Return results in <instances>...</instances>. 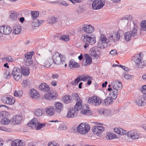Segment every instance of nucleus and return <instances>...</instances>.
<instances>
[{
	"label": "nucleus",
	"mask_w": 146,
	"mask_h": 146,
	"mask_svg": "<svg viewBox=\"0 0 146 146\" xmlns=\"http://www.w3.org/2000/svg\"><path fill=\"white\" fill-rule=\"evenodd\" d=\"M88 101L90 104H92L95 106H98L101 104L102 100L98 97L94 96L89 99Z\"/></svg>",
	"instance_id": "9b49d317"
},
{
	"label": "nucleus",
	"mask_w": 146,
	"mask_h": 146,
	"mask_svg": "<svg viewBox=\"0 0 146 146\" xmlns=\"http://www.w3.org/2000/svg\"><path fill=\"white\" fill-rule=\"evenodd\" d=\"M141 52L137 55H135L132 58V60L135 64V66L138 64L141 61L143 60V55H141Z\"/></svg>",
	"instance_id": "ddd939ff"
},
{
	"label": "nucleus",
	"mask_w": 146,
	"mask_h": 146,
	"mask_svg": "<svg viewBox=\"0 0 146 146\" xmlns=\"http://www.w3.org/2000/svg\"><path fill=\"white\" fill-rule=\"evenodd\" d=\"M65 55L58 52H55L52 57L53 62L57 65H61L65 64Z\"/></svg>",
	"instance_id": "7ed1b4c3"
},
{
	"label": "nucleus",
	"mask_w": 146,
	"mask_h": 146,
	"mask_svg": "<svg viewBox=\"0 0 146 146\" xmlns=\"http://www.w3.org/2000/svg\"><path fill=\"white\" fill-rule=\"evenodd\" d=\"M100 48L98 46H95L91 48L89 51L90 54L92 56L96 58L99 57V56L101 54Z\"/></svg>",
	"instance_id": "9d476101"
},
{
	"label": "nucleus",
	"mask_w": 146,
	"mask_h": 146,
	"mask_svg": "<svg viewBox=\"0 0 146 146\" xmlns=\"http://www.w3.org/2000/svg\"><path fill=\"white\" fill-rule=\"evenodd\" d=\"M63 102L66 104H68L69 102H72L71 97L68 95L64 96L63 99Z\"/></svg>",
	"instance_id": "c756f323"
},
{
	"label": "nucleus",
	"mask_w": 146,
	"mask_h": 146,
	"mask_svg": "<svg viewBox=\"0 0 146 146\" xmlns=\"http://www.w3.org/2000/svg\"><path fill=\"white\" fill-rule=\"evenodd\" d=\"M86 11L85 8L82 5L79 6L77 10V12L78 14H80Z\"/></svg>",
	"instance_id": "a18cd8bd"
},
{
	"label": "nucleus",
	"mask_w": 146,
	"mask_h": 146,
	"mask_svg": "<svg viewBox=\"0 0 146 146\" xmlns=\"http://www.w3.org/2000/svg\"><path fill=\"white\" fill-rule=\"evenodd\" d=\"M86 77H85V76H78L76 79L74 80V81H72V85H77L78 82L81 81H84L85 80V78Z\"/></svg>",
	"instance_id": "bb28decb"
},
{
	"label": "nucleus",
	"mask_w": 146,
	"mask_h": 146,
	"mask_svg": "<svg viewBox=\"0 0 146 146\" xmlns=\"http://www.w3.org/2000/svg\"><path fill=\"white\" fill-rule=\"evenodd\" d=\"M92 4V7L94 10L101 9L105 4L104 0H94Z\"/></svg>",
	"instance_id": "0eeeda50"
},
{
	"label": "nucleus",
	"mask_w": 146,
	"mask_h": 146,
	"mask_svg": "<svg viewBox=\"0 0 146 146\" xmlns=\"http://www.w3.org/2000/svg\"><path fill=\"white\" fill-rule=\"evenodd\" d=\"M146 65V61L142 60L141 61V62H139L136 67L138 68H142L145 66Z\"/></svg>",
	"instance_id": "ea45409f"
},
{
	"label": "nucleus",
	"mask_w": 146,
	"mask_h": 146,
	"mask_svg": "<svg viewBox=\"0 0 146 146\" xmlns=\"http://www.w3.org/2000/svg\"><path fill=\"white\" fill-rule=\"evenodd\" d=\"M131 32V35L132 37L136 36L137 34V29L135 27H133V29Z\"/></svg>",
	"instance_id": "8fccbe9b"
},
{
	"label": "nucleus",
	"mask_w": 146,
	"mask_h": 146,
	"mask_svg": "<svg viewBox=\"0 0 146 146\" xmlns=\"http://www.w3.org/2000/svg\"><path fill=\"white\" fill-rule=\"evenodd\" d=\"M19 14L15 11H13L11 13L10 16V18L13 21H15L17 19Z\"/></svg>",
	"instance_id": "72a5a7b5"
},
{
	"label": "nucleus",
	"mask_w": 146,
	"mask_h": 146,
	"mask_svg": "<svg viewBox=\"0 0 146 146\" xmlns=\"http://www.w3.org/2000/svg\"><path fill=\"white\" fill-rule=\"evenodd\" d=\"M122 77H124L126 79L129 80L131 76L128 74H125V73H124L122 76Z\"/></svg>",
	"instance_id": "13d9d810"
},
{
	"label": "nucleus",
	"mask_w": 146,
	"mask_h": 146,
	"mask_svg": "<svg viewBox=\"0 0 146 146\" xmlns=\"http://www.w3.org/2000/svg\"><path fill=\"white\" fill-rule=\"evenodd\" d=\"M57 21V18L55 17H52L47 19L48 22L50 23H52L53 24L55 23Z\"/></svg>",
	"instance_id": "49530a36"
},
{
	"label": "nucleus",
	"mask_w": 146,
	"mask_h": 146,
	"mask_svg": "<svg viewBox=\"0 0 146 146\" xmlns=\"http://www.w3.org/2000/svg\"><path fill=\"white\" fill-rule=\"evenodd\" d=\"M43 21L44 22V21L37 19H35L32 22L31 25L34 27H38L42 23Z\"/></svg>",
	"instance_id": "c85d7f7f"
},
{
	"label": "nucleus",
	"mask_w": 146,
	"mask_h": 146,
	"mask_svg": "<svg viewBox=\"0 0 146 146\" xmlns=\"http://www.w3.org/2000/svg\"><path fill=\"white\" fill-rule=\"evenodd\" d=\"M119 66L121 68L125 71H128L129 70V69L128 67L125 66L120 65Z\"/></svg>",
	"instance_id": "bf43d9fd"
},
{
	"label": "nucleus",
	"mask_w": 146,
	"mask_h": 146,
	"mask_svg": "<svg viewBox=\"0 0 146 146\" xmlns=\"http://www.w3.org/2000/svg\"><path fill=\"white\" fill-rule=\"evenodd\" d=\"M140 30L146 31V20L141 22Z\"/></svg>",
	"instance_id": "37998d69"
},
{
	"label": "nucleus",
	"mask_w": 146,
	"mask_h": 146,
	"mask_svg": "<svg viewBox=\"0 0 146 146\" xmlns=\"http://www.w3.org/2000/svg\"><path fill=\"white\" fill-rule=\"evenodd\" d=\"M6 59L8 62H13L14 61L13 59L10 56L6 57H4L2 60Z\"/></svg>",
	"instance_id": "6e6d98bb"
},
{
	"label": "nucleus",
	"mask_w": 146,
	"mask_h": 146,
	"mask_svg": "<svg viewBox=\"0 0 146 146\" xmlns=\"http://www.w3.org/2000/svg\"><path fill=\"white\" fill-rule=\"evenodd\" d=\"M111 85L113 89L120 90L122 88L121 82L117 80L112 82Z\"/></svg>",
	"instance_id": "4468645a"
},
{
	"label": "nucleus",
	"mask_w": 146,
	"mask_h": 146,
	"mask_svg": "<svg viewBox=\"0 0 146 146\" xmlns=\"http://www.w3.org/2000/svg\"><path fill=\"white\" fill-rule=\"evenodd\" d=\"M24 62H25V64L26 66H30L33 63V61L31 59H24Z\"/></svg>",
	"instance_id": "603ef678"
},
{
	"label": "nucleus",
	"mask_w": 146,
	"mask_h": 146,
	"mask_svg": "<svg viewBox=\"0 0 146 146\" xmlns=\"http://www.w3.org/2000/svg\"><path fill=\"white\" fill-rule=\"evenodd\" d=\"M60 39L63 41H67L69 40V36L68 35H62L60 37Z\"/></svg>",
	"instance_id": "de8ad7c7"
},
{
	"label": "nucleus",
	"mask_w": 146,
	"mask_h": 146,
	"mask_svg": "<svg viewBox=\"0 0 146 146\" xmlns=\"http://www.w3.org/2000/svg\"><path fill=\"white\" fill-rule=\"evenodd\" d=\"M133 18L132 15H126L122 17L121 19V20L123 22L125 21L126 22H127L129 20H131Z\"/></svg>",
	"instance_id": "473e14b6"
},
{
	"label": "nucleus",
	"mask_w": 146,
	"mask_h": 146,
	"mask_svg": "<svg viewBox=\"0 0 146 146\" xmlns=\"http://www.w3.org/2000/svg\"><path fill=\"white\" fill-rule=\"evenodd\" d=\"M110 54L113 56L117 55L118 54L117 52V51L115 49L111 50L110 52Z\"/></svg>",
	"instance_id": "4d7b16f0"
},
{
	"label": "nucleus",
	"mask_w": 146,
	"mask_h": 146,
	"mask_svg": "<svg viewBox=\"0 0 146 146\" xmlns=\"http://www.w3.org/2000/svg\"><path fill=\"white\" fill-rule=\"evenodd\" d=\"M11 74L9 72V71L7 70L4 73L3 75L4 77L6 79L9 78L11 76Z\"/></svg>",
	"instance_id": "5fc2aeb1"
},
{
	"label": "nucleus",
	"mask_w": 146,
	"mask_h": 146,
	"mask_svg": "<svg viewBox=\"0 0 146 146\" xmlns=\"http://www.w3.org/2000/svg\"><path fill=\"white\" fill-rule=\"evenodd\" d=\"M59 77V75L57 74H53L52 75V78L53 79L58 78Z\"/></svg>",
	"instance_id": "774afa93"
},
{
	"label": "nucleus",
	"mask_w": 146,
	"mask_h": 146,
	"mask_svg": "<svg viewBox=\"0 0 146 146\" xmlns=\"http://www.w3.org/2000/svg\"><path fill=\"white\" fill-rule=\"evenodd\" d=\"M46 125L45 123L41 124L38 121L36 118H34L31 121L30 123H28V125L31 126L32 128L35 129L36 127V130H40L44 127Z\"/></svg>",
	"instance_id": "39448f33"
},
{
	"label": "nucleus",
	"mask_w": 146,
	"mask_h": 146,
	"mask_svg": "<svg viewBox=\"0 0 146 146\" xmlns=\"http://www.w3.org/2000/svg\"><path fill=\"white\" fill-rule=\"evenodd\" d=\"M72 96L74 99L75 100H76V103L78 102V101L79 100V99L80 100V101L79 100V101L81 103V106H82V100L80 98V97L78 96V94L76 93H73L72 94Z\"/></svg>",
	"instance_id": "4c0bfd02"
},
{
	"label": "nucleus",
	"mask_w": 146,
	"mask_h": 146,
	"mask_svg": "<svg viewBox=\"0 0 146 146\" xmlns=\"http://www.w3.org/2000/svg\"><path fill=\"white\" fill-rule=\"evenodd\" d=\"M30 96L33 99H36L39 97V95L36 91L33 89H31L29 92Z\"/></svg>",
	"instance_id": "5701e85b"
},
{
	"label": "nucleus",
	"mask_w": 146,
	"mask_h": 146,
	"mask_svg": "<svg viewBox=\"0 0 146 146\" xmlns=\"http://www.w3.org/2000/svg\"><path fill=\"white\" fill-rule=\"evenodd\" d=\"M112 35L113 36V38L114 42L117 41L119 40L120 37L119 34L118 33H115Z\"/></svg>",
	"instance_id": "79ce46f5"
},
{
	"label": "nucleus",
	"mask_w": 146,
	"mask_h": 146,
	"mask_svg": "<svg viewBox=\"0 0 146 146\" xmlns=\"http://www.w3.org/2000/svg\"><path fill=\"white\" fill-rule=\"evenodd\" d=\"M112 98L110 97H108L106 99H105L102 102V104L104 105L108 106L111 104L113 102Z\"/></svg>",
	"instance_id": "cd10ccee"
},
{
	"label": "nucleus",
	"mask_w": 146,
	"mask_h": 146,
	"mask_svg": "<svg viewBox=\"0 0 146 146\" xmlns=\"http://www.w3.org/2000/svg\"><path fill=\"white\" fill-rule=\"evenodd\" d=\"M137 105L140 106H144L146 104V93L140 96L135 101Z\"/></svg>",
	"instance_id": "1a4fd4ad"
},
{
	"label": "nucleus",
	"mask_w": 146,
	"mask_h": 146,
	"mask_svg": "<svg viewBox=\"0 0 146 146\" xmlns=\"http://www.w3.org/2000/svg\"><path fill=\"white\" fill-rule=\"evenodd\" d=\"M48 146H59L58 144L56 143H54L52 142H49L48 143Z\"/></svg>",
	"instance_id": "680f3d73"
},
{
	"label": "nucleus",
	"mask_w": 146,
	"mask_h": 146,
	"mask_svg": "<svg viewBox=\"0 0 146 146\" xmlns=\"http://www.w3.org/2000/svg\"><path fill=\"white\" fill-rule=\"evenodd\" d=\"M79 64L77 62H74L73 60H70L69 63V67L70 68H77L79 67Z\"/></svg>",
	"instance_id": "f704fd0d"
},
{
	"label": "nucleus",
	"mask_w": 146,
	"mask_h": 146,
	"mask_svg": "<svg viewBox=\"0 0 146 146\" xmlns=\"http://www.w3.org/2000/svg\"><path fill=\"white\" fill-rule=\"evenodd\" d=\"M52 60L50 59L48 61L46 60L45 62L44 66L46 68L49 67L51 65Z\"/></svg>",
	"instance_id": "864d4df0"
},
{
	"label": "nucleus",
	"mask_w": 146,
	"mask_h": 146,
	"mask_svg": "<svg viewBox=\"0 0 146 146\" xmlns=\"http://www.w3.org/2000/svg\"><path fill=\"white\" fill-rule=\"evenodd\" d=\"M35 114L36 116L39 117L41 116L44 113V110L42 109H37L35 111Z\"/></svg>",
	"instance_id": "c9c22d12"
},
{
	"label": "nucleus",
	"mask_w": 146,
	"mask_h": 146,
	"mask_svg": "<svg viewBox=\"0 0 146 146\" xmlns=\"http://www.w3.org/2000/svg\"><path fill=\"white\" fill-rule=\"evenodd\" d=\"M21 72L24 76H28L30 73L29 68L27 66H23L21 67Z\"/></svg>",
	"instance_id": "b1692460"
},
{
	"label": "nucleus",
	"mask_w": 146,
	"mask_h": 146,
	"mask_svg": "<svg viewBox=\"0 0 146 146\" xmlns=\"http://www.w3.org/2000/svg\"><path fill=\"white\" fill-rule=\"evenodd\" d=\"M50 93L51 96V99L52 100H55L58 96L56 92L55 91H51Z\"/></svg>",
	"instance_id": "c03bdc74"
},
{
	"label": "nucleus",
	"mask_w": 146,
	"mask_h": 146,
	"mask_svg": "<svg viewBox=\"0 0 146 146\" xmlns=\"http://www.w3.org/2000/svg\"><path fill=\"white\" fill-rule=\"evenodd\" d=\"M84 56L85 60H84V59L83 60L82 64H84V65L85 66L87 64H91L92 62L91 57L87 54H84Z\"/></svg>",
	"instance_id": "4be33fe9"
},
{
	"label": "nucleus",
	"mask_w": 146,
	"mask_h": 146,
	"mask_svg": "<svg viewBox=\"0 0 146 146\" xmlns=\"http://www.w3.org/2000/svg\"><path fill=\"white\" fill-rule=\"evenodd\" d=\"M46 113L49 115H54L55 113V110L53 106H51L50 108L46 109Z\"/></svg>",
	"instance_id": "a878e982"
},
{
	"label": "nucleus",
	"mask_w": 146,
	"mask_h": 146,
	"mask_svg": "<svg viewBox=\"0 0 146 146\" xmlns=\"http://www.w3.org/2000/svg\"><path fill=\"white\" fill-rule=\"evenodd\" d=\"M39 88L41 92H48L50 90V87L47 84L44 83H41L39 86Z\"/></svg>",
	"instance_id": "6ab92c4d"
},
{
	"label": "nucleus",
	"mask_w": 146,
	"mask_h": 146,
	"mask_svg": "<svg viewBox=\"0 0 146 146\" xmlns=\"http://www.w3.org/2000/svg\"><path fill=\"white\" fill-rule=\"evenodd\" d=\"M90 128V126L88 124L82 123L78 125L77 129L78 133L84 135L88 132Z\"/></svg>",
	"instance_id": "20e7f679"
},
{
	"label": "nucleus",
	"mask_w": 146,
	"mask_h": 146,
	"mask_svg": "<svg viewBox=\"0 0 146 146\" xmlns=\"http://www.w3.org/2000/svg\"><path fill=\"white\" fill-rule=\"evenodd\" d=\"M107 39L104 34L101 35L97 46L101 49L106 48L107 46Z\"/></svg>",
	"instance_id": "423d86ee"
},
{
	"label": "nucleus",
	"mask_w": 146,
	"mask_h": 146,
	"mask_svg": "<svg viewBox=\"0 0 146 146\" xmlns=\"http://www.w3.org/2000/svg\"><path fill=\"white\" fill-rule=\"evenodd\" d=\"M127 135L129 138L133 139H137L139 137L138 133L132 131L127 132Z\"/></svg>",
	"instance_id": "412c9836"
},
{
	"label": "nucleus",
	"mask_w": 146,
	"mask_h": 146,
	"mask_svg": "<svg viewBox=\"0 0 146 146\" xmlns=\"http://www.w3.org/2000/svg\"><path fill=\"white\" fill-rule=\"evenodd\" d=\"M14 33L15 34H20L21 31V29L20 26L15 25L13 27Z\"/></svg>",
	"instance_id": "e433bc0d"
},
{
	"label": "nucleus",
	"mask_w": 146,
	"mask_h": 146,
	"mask_svg": "<svg viewBox=\"0 0 146 146\" xmlns=\"http://www.w3.org/2000/svg\"><path fill=\"white\" fill-rule=\"evenodd\" d=\"M54 106L55 107V111L57 113H60L63 111V105L62 103L56 102L54 103Z\"/></svg>",
	"instance_id": "aec40b11"
},
{
	"label": "nucleus",
	"mask_w": 146,
	"mask_h": 146,
	"mask_svg": "<svg viewBox=\"0 0 146 146\" xmlns=\"http://www.w3.org/2000/svg\"><path fill=\"white\" fill-rule=\"evenodd\" d=\"M57 84V82L55 80L52 81L51 82V84L53 86H56Z\"/></svg>",
	"instance_id": "338daca9"
},
{
	"label": "nucleus",
	"mask_w": 146,
	"mask_h": 146,
	"mask_svg": "<svg viewBox=\"0 0 146 146\" xmlns=\"http://www.w3.org/2000/svg\"><path fill=\"white\" fill-rule=\"evenodd\" d=\"M81 39L85 43L84 46L85 48H87L89 45H92L96 42V38L94 35L89 36L85 34L82 35Z\"/></svg>",
	"instance_id": "f03ea898"
},
{
	"label": "nucleus",
	"mask_w": 146,
	"mask_h": 146,
	"mask_svg": "<svg viewBox=\"0 0 146 146\" xmlns=\"http://www.w3.org/2000/svg\"><path fill=\"white\" fill-rule=\"evenodd\" d=\"M132 37L131 32H127L124 34L125 40L127 42L131 40Z\"/></svg>",
	"instance_id": "2f4dec72"
},
{
	"label": "nucleus",
	"mask_w": 146,
	"mask_h": 146,
	"mask_svg": "<svg viewBox=\"0 0 146 146\" xmlns=\"http://www.w3.org/2000/svg\"><path fill=\"white\" fill-rule=\"evenodd\" d=\"M85 77L86 78H84L85 80L84 81H85L86 80H88V81L87 82V84L88 85H90L92 83V81L91 80H92V77H90L88 76H85Z\"/></svg>",
	"instance_id": "3c124183"
},
{
	"label": "nucleus",
	"mask_w": 146,
	"mask_h": 146,
	"mask_svg": "<svg viewBox=\"0 0 146 146\" xmlns=\"http://www.w3.org/2000/svg\"><path fill=\"white\" fill-rule=\"evenodd\" d=\"M11 145L12 146H24L25 143L23 140L17 139L13 141Z\"/></svg>",
	"instance_id": "dca6fc26"
},
{
	"label": "nucleus",
	"mask_w": 146,
	"mask_h": 146,
	"mask_svg": "<svg viewBox=\"0 0 146 146\" xmlns=\"http://www.w3.org/2000/svg\"><path fill=\"white\" fill-rule=\"evenodd\" d=\"M112 92H110V95L113 99H115L118 94V90H117L113 89Z\"/></svg>",
	"instance_id": "7c9ffc66"
},
{
	"label": "nucleus",
	"mask_w": 146,
	"mask_h": 146,
	"mask_svg": "<svg viewBox=\"0 0 146 146\" xmlns=\"http://www.w3.org/2000/svg\"><path fill=\"white\" fill-rule=\"evenodd\" d=\"M114 130L115 132H116L118 134L121 135H123V133L122 132L123 129H122L120 128H115L114 129Z\"/></svg>",
	"instance_id": "09e8293b"
},
{
	"label": "nucleus",
	"mask_w": 146,
	"mask_h": 146,
	"mask_svg": "<svg viewBox=\"0 0 146 146\" xmlns=\"http://www.w3.org/2000/svg\"><path fill=\"white\" fill-rule=\"evenodd\" d=\"M2 102L5 104H9V105H12L13 104L15 100L12 98L9 97H3L1 99Z\"/></svg>",
	"instance_id": "a211bd4d"
},
{
	"label": "nucleus",
	"mask_w": 146,
	"mask_h": 146,
	"mask_svg": "<svg viewBox=\"0 0 146 146\" xmlns=\"http://www.w3.org/2000/svg\"><path fill=\"white\" fill-rule=\"evenodd\" d=\"M31 12L33 19L34 20L36 19V18L38 16L39 12L38 11H32Z\"/></svg>",
	"instance_id": "a19ab883"
},
{
	"label": "nucleus",
	"mask_w": 146,
	"mask_h": 146,
	"mask_svg": "<svg viewBox=\"0 0 146 146\" xmlns=\"http://www.w3.org/2000/svg\"><path fill=\"white\" fill-rule=\"evenodd\" d=\"M12 74L13 78L16 81H18L22 76L21 70L18 67H15L13 68Z\"/></svg>",
	"instance_id": "6e6552de"
},
{
	"label": "nucleus",
	"mask_w": 146,
	"mask_h": 146,
	"mask_svg": "<svg viewBox=\"0 0 146 146\" xmlns=\"http://www.w3.org/2000/svg\"><path fill=\"white\" fill-rule=\"evenodd\" d=\"M45 96L46 98L48 100H51V94L50 95V93H48L46 94L45 95Z\"/></svg>",
	"instance_id": "052dcab7"
},
{
	"label": "nucleus",
	"mask_w": 146,
	"mask_h": 146,
	"mask_svg": "<svg viewBox=\"0 0 146 146\" xmlns=\"http://www.w3.org/2000/svg\"><path fill=\"white\" fill-rule=\"evenodd\" d=\"M6 111H5L0 112V117H1L6 116Z\"/></svg>",
	"instance_id": "e2e57ef3"
},
{
	"label": "nucleus",
	"mask_w": 146,
	"mask_h": 146,
	"mask_svg": "<svg viewBox=\"0 0 146 146\" xmlns=\"http://www.w3.org/2000/svg\"><path fill=\"white\" fill-rule=\"evenodd\" d=\"M22 117L19 115H17L13 117V118L11 120V123L17 124H20L21 122Z\"/></svg>",
	"instance_id": "393cba45"
},
{
	"label": "nucleus",
	"mask_w": 146,
	"mask_h": 146,
	"mask_svg": "<svg viewBox=\"0 0 146 146\" xmlns=\"http://www.w3.org/2000/svg\"><path fill=\"white\" fill-rule=\"evenodd\" d=\"M82 27V29L84 31L87 33H92L94 31V27L90 25L84 24L83 25Z\"/></svg>",
	"instance_id": "2eb2a0df"
},
{
	"label": "nucleus",
	"mask_w": 146,
	"mask_h": 146,
	"mask_svg": "<svg viewBox=\"0 0 146 146\" xmlns=\"http://www.w3.org/2000/svg\"><path fill=\"white\" fill-rule=\"evenodd\" d=\"M25 59H29V58L31 59L32 58V56L30 55V54H29L28 53L27 54L25 55Z\"/></svg>",
	"instance_id": "0e129e2a"
},
{
	"label": "nucleus",
	"mask_w": 146,
	"mask_h": 146,
	"mask_svg": "<svg viewBox=\"0 0 146 146\" xmlns=\"http://www.w3.org/2000/svg\"><path fill=\"white\" fill-rule=\"evenodd\" d=\"M11 122V120H10L7 117H4L2 118L1 121V123L3 125H7Z\"/></svg>",
	"instance_id": "58836bf2"
},
{
	"label": "nucleus",
	"mask_w": 146,
	"mask_h": 146,
	"mask_svg": "<svg viewBox=\"0 0 146 146\" xmlns=\"http://www.w3.org/2000/svg\"><path fill=\"white\" fill-rule=\"evenodd\" d=\"M113 36L112 35H110L109 36L108 40L109 42H113L114 41V40L113 38Z\"/></svg>",
	"instance_id": "69168bd1"
},
{
	"label": "nucleus",
	"mask_w": 146,
	"mask_h": 146,
	"mask_svg": "<svg viewBox=\"0 0 146 146\" xmlns=\"http://www.w3.org/2000/svg\"><path fill=\"white\" fill-rule=\"evenodd\" d=\"M79 100H80L79 99L78 102L76 103L74 108L70 109L67 115L68 117L72 118L76 116L78 111L82 108V110L81 111L82 114L87 115H89L90 114V111L89 109L88 106L87 105H85L82 108V106H81V103L80 102Z\"/></svg>",
	"instance_id": "f257e3e1"
},
{
	"label": "nucleus",
	"mask_w": 146,
	"mask_h": 146,
	"mask_svg": "<svg viewBox=\"0 0 146 146\" xmlns=\"http://www.w3.org/2000/svg\"><path fill=\"white\" fill-rule=\"evenodd\" d=\"M104 129V128L103 126H95L93 127L92 131L94 134H97L103 132Z\"/></svg>",
	"instance_id": "f3484780"
},
{
	"label": "nucleus",
	"mask_w": 146,
	"mask_h": 146,
	"mask_svg": "<svg viewBox=\"0 0 146 146\" xmlns=\"http://www.w3.org/2000/svg\"><path fill=\"white\" fill-rule=\"evenodd\" d=\"M11 29L10 27L3 25L0 27V33L5 35H8L11 32Z\"/></svg>",
	"instance_id": "f8f14e48"
}]
</instances>
